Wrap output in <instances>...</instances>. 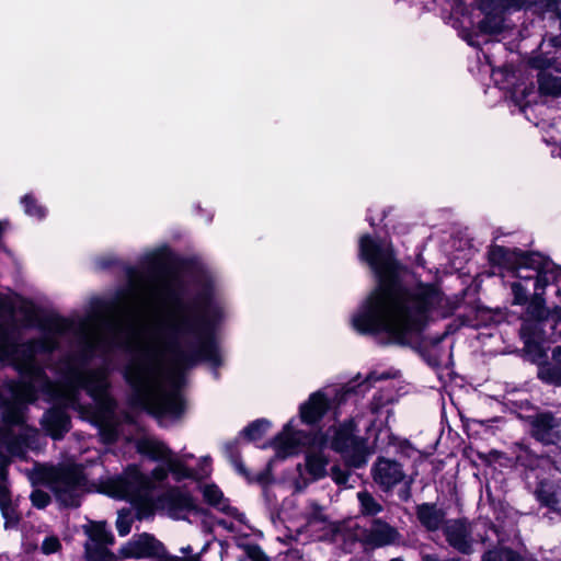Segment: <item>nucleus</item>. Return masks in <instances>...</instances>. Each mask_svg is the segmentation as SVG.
Returning <instances> with one entry per match:
<instances>
[{
    "instance_id": "72a5a7b5",
    "label": "nucleus",
    "mask_w": 561,
    "mask_h": 561,
    "mask_svg": "<svg viewBox=\"0 0 561 561\" xmlns=\"http://www.w3.org/2000/svg\"><path fill=\"white\" fill-rule=\"evenodd\" d=\"M381 378V376L377 375L376 373H373L370 374L368 377H367V380L366 382L370 383V382H375L377 380H379Z\"/></svg>"
},
{
    "instance_id": "58836bf2",
    "label": "nucleus",
    "mask_w": 561,
    "mask_h": 561,
    "mask_svg": "<svg viewBox=\"0 0 561 561\" xmlns=\"http://www.w3.org/2000/svg\"><path fill=\"white\" fill-rule=\"evenodd\" d=\"M351 394H352V391H351L350 389H347V390L345 391V396L350 397Z\"/></svg>"
},
{
    "instance_id": "39448f33",
    "label": "nucleus",
    "mask_w": 561,
    "mask_h": 561,
    "mask_svg": "<svg viewBox=\"0 0 561 561\" xmlns=\"http://www.w3.org/2000/svg\"><path fill=\"white\" fill-rule=\"evenodd\" d=\"M354 432V421L344 422L328 431L322 445L340 453L348 466L358 468L367 462L373 451L367 446V442L357 437Z\"/></svg>"
},
{
    "instance_id": "9b49d317",
    "label": "nucleus",
    "mask_w": 561,
    "mask_h": 561,
    "mask_svg": "<svg viewBox=\"0 0 561 561\" xmlns=\"http://www.w3.org/2000/svg\"><path fill=\"white\" fill-rule=\"evenodd\" d=\"M158 507L172 518H184L195 508L191 494L181 488H170L158 499Z\"/></svg>"
},
{
    "instance_id": "473e14b6",
    "label": "nucleus",
    "mask_w": 561,
    "mask_h": 561,
    "mask_svg": "<svg viewBox=\"0 0 561 561\" xmlns=\"http://www.w3.org/2000/svg\"><path fill=\"white\" fill-rule=\"evenodd\" d=\"M255 481L261 483V484H265L267 481H268V472H263V473H260L256 478H255Z\"/></svg>"
},
{
    "instance_id": "0eeeda50",
    "label": "nucleus",
    "mask_w": 561,
    "mask_h": 561,
    "mask_svg": "<svg viewBox=\"0 0 561 561\" xmlns=\"http://www.w3.org/2000/svg\"><path fill=\"white\" fill-rule=\"evenodd\" d=\"M83 531L88 537L84 543L87 561H117L108 550V546L114 543V536L105 522H89L83 526Z\"/></svg>"
},
{
    "instance_id": "6e6552de",
    "label": "nucleus",
    "mask_w": 561,
    "mask_h": 561,
    "mask_svg": "<svg viewBox=\"0 0 561 561\" xmlns=\"http://www.w3.org/2000/svg\"><path fill=\"white\" fill-rule=\"evenodd\" d=\"M309 440L308 434L297 428V421L289 420L272 442L275 458L268 462V468L277 460L297 455Z\"/></svg>"
},
{
    "instance_id": "2eb2a0df",
    "label": "nucleus",
    "mask_w": 561,
    "mask_h": 561,
    "mask_svg": "<svg viewBox=\"0 0 561 561\" xmlns=\"http://www.w3.org/2000/svg\"><path fill=\"white\" fill-rule=\"evenodd\" d=\"M560 422L549 413L536 415L531 421L533 436L543 444H554L559 440Z\"/></svg>"
},
{
    "instance_id": "4c0bfd02",
    "label": "nucleus",
    "mask_w": 561,
    "mask_h": 561,
    "mask_svg": "<svg viewBox=\"0 0 561 561\" xmlns=\"http://www.w3.org/2000/svg\"><path fill=\"white\" fill-rule=\"evenodd\" d=\"M220 524L225 527H228V528H231V526H228L227 523L225 520L220 522Z\"/></svg>"
},
{
    "instance_id": "4468645a",
    "label": "nucleus",
    "mask_w": 561,
    "mask_h": 561,
    "mask_svg": "<svg viewBox=\"0 0 561 561\" xmlns=\"http://www.w3.org/2000/svg\"><path fill=\"white\" fill-rule=\"evenodd\" d=\"M533 64L536 68H542L538 75L540 91L551 95L561 94V68L547 59H542V65L537 59Z\"/></svg>"
},
{
    "instance_id": "5701e85b",
    "label": "nucleus",
    "mask_w": 561,
    "mask_h": 561,
    "mask_svg": "<svg viewBox=\"0 0 561 561\" xmlns=\"http://www.w3.org/2000/svg\"><path fill=\"white\" fill-rule=\"evenodd\" d=\"M24 213L35 219H43L46 216V208L41 205L32 194H26L21 198Z\"/></svg>"
},
{
    "instance_id": "e433bc0d",
    "label": "nucleus",
    "mask_w": 561,
    "mask_h": 561,
    "mask_svg": "<svg viewBox=\"0 0 561 561\" xmlns=\"http://www.w3.org/2000/svg\"><path fill=\"white\" fill-rule=\"evenodd\" d=\"M424 561H438V560L433 557L427 556L424 558Z\"/></svg>"
},
{
    "instance_id": "dca6fc26",
    "label": "nucleus",
    "mask_w": 561,
    "mask_h": 561,
    "mask_svg": "<svg viewBox=\"0 0 561 561\" xmlns=\"http://www.w3.org/2000/svg\"><path fill=\"white\" fill-rule=\"evenodd\" d=\"M9 463V459L5 455L0 453V510L2 517L4 519V528L5 529H14L16 528L20 516L16 513L15 508L10 504L5 503L7 500V466Z\"/></svg>"
},
{
    "instance_id": "c9c22d12",
    "label": "nucleus",
    "mask_w": 561,
    "mask_h": 561,
    "mask_svg": "<svg viewBox=\"0 0 561 561\" xmlns=\"http://www.w3.org/2000/svg\"><path fill=\"white\" fill-rule=\"evenodd\" d=\"M236 468H237V470H238L240 473L245 474V470H244V468H243L242 463H240V462H236Z\"/></svg>"
},
{
    "instance_id": "7c9ffc66",
    "label": "nucleus",
    "mask_w": 561,
    "mask_h": 561,
    "mask_svg": "<svg viewBox=\"0 0 561 561\" xmlns=\"http://www.w3.org/2000/svg\"><path fill=\"white\" fill-rule=\"evenodd\" d=\"M332 479L341 485H345L348 481V473L346 471L341 470L337 467L332 468L331 472Z\"/></svg>"
},
{
    "instance_id": "f3484780",
    "label": "nucleus",
    "mask_w": 561,
    "mask_h": 561,
    "mask_svg": "<svg viewBox=\"0 0 561 561\" xmlns=\"http://www.w3.org/2000/svg\"><path fill=\"white\" fill-rule=\"evenodd\" d=\"M398 539V531L389 524L375 519L365 535V541L373 548L393 543Z\"/></svg>"
},
{
    "instance_id": "f704fd0d",
    "label": "nucleus",
    "mask_w": 561,
    "mask_h": 561,
    "mask_svg": "<svg viewBox=\"0 0 561 561\" xmlns=\"http://www.w3.org/2000/svg\"><path fill=\"white\" fill-rule=\"evenodd\" d=\"M202 461H203V465L205 466V468H204V473H205V474H207V473H208V471L206 470V468H208V467H209V458H208V457H205V458H203V460H202Z\"/></svg>"
},
{
    "instance_id": "b1692460",
    "label": "nucleus",
    "mask_w": 561,
    "mask_h": 561,
    "mask_svg": "<svg viewBox=\"0 0 561 561\" xmlns=\"http://www.w3.org/2000/svg\"><path fill=\"white\" fill-rule=\"evenodd\" d=\"M357 499L360 504V512L364 515H377L382 511V505L368 492L363 491L357 493Z\"/></svg>"
},
{
    "instance_id": "9d476101",
    "label": "nucleus",
    "mask_w": 561,
    "mask_h": 561,
    "mask_svg": "<svg viewBox=\"0 0 561 561\" xmlns=\"http://www.w3.org/2000/svg\"><path fill=\"white\" fill-rule=\"evenodd\" d=\"M371 476L375 483L386 492L392 490L407 478L401 463L386 457H379L376 460L371 468Z\"/></svg>"
},
{
    "instance_id": "a211bd4d",
    "label": "nucleus",
    "mask_w": 561,
    "mask_h": 561,
    "mask_svg": "<svg viewBox=\"0 0 561 561\" xmlns=\"http://www.w3.org/2000/svg\"><path fill=\"white\" fill-rule=\"evenodd\" d=\"M447 541L450 546L460 552H471V539L469 537V526L460 520H453L445 528Z\"/></svg>"
},
{
    "instance_id": "f03ea898",
    "label": "nucleus",
    "mask_w": 561,
    "mask_h": 561,
    "mask_svg": "<svg viewBox=\"0 0 561 561\" xmlns=\"http://www.w3.org/2000/svg\"><path fill=\"white\" fill-rule=\"evenodd\" d=\"M359 255L374 272L377 286L351 317L357 333H382L391 342L404 344L427 322L446 318L457 308L437 284L405 280L407 271L394 259L390 243L365 234L359 239Z\"/></svg>"
},
{
    "instance_id": "c756f323",
    "label": "nucleus",
    "mask_w": 561,
    "mask_h": 561,
    "mask_svg": "<svg viewBox=\"0 0 561 561\" xmlns=\"http://www.w3.org/2000/svg\"><path fill=\"white\" fill-rule=\"evenodd\" d=\"M31 501L37 508H44L49 503V496L44 491L35 490L31 494Z\"/></svg>"
},
{
    "instance_id": "1a4fd4ad",
    "label": "nucleus",
    "mask_w": 561,
    "mask_h": 561,
    "mask_svg": "<svg viewBox=\"0 0 561 561\" xmlns=\"http://www.w3.org/2000/svg\"><path fill=\"white\" fill-rule=\"evenodd\" d=\"M329 459L322 450L310 449L306 454L305 466L298 465L296 468L297 477L293 480L295 492L302 491L310 482L322 479L327 476Z\"/></svg>"
},
{
    "instance_id": "20e7f679",
    "label": "nucleus",
    "mask_w": 561,
    "mask_h": 561,
    "mask_svg": "<svg viewBox=\"0 0 561 561\" xmlns=\"http://www.w3.org/2000/svg\"><path fill=\"white\" fill-rule=\"evenodd\" d=\"M508 263L507 271L512 273L508 280L514 305H525L529 301V313L539 319H551L556 324L561 323V307L545 308V288L556 280L560 271L551 262L545 261L539 254H525L516 251L497 250Z\"/></svg>"
},
{
    "instance_id": "f8f14e48",
    "label": "nucleus",
    "mask_w": 561,
    "mask_h": 561,
    "mask_svg": "<svg viewBox=\"0 0 561 561\" xmlns=\"http://www.w3.org/2000/svg\"><path fill=\"white\" fill-rule=\"evenodd\" d=\"M163 547L152 536L148 534H141L133 537L128 542L119 549V554L123 558H151L160 557L162 554Z\"/></svg>"
},
{
    "instance_id": "393cba45",
    "label": "nucleus",
    "mask_w": 561,
    "mask_h": 561,
    "mask_svg": "<svg viewBox=\"0 0 561 561\" xmlns=\"http://www.w3.org/2000/svg\"><path fill=\"white\" fill-rule=\"evenodd\" d=\"M271 427V422L267 420H256L243 430V434L250 440L260 439Z\"/></svg>"
},
{
    "instance_id": "cd10ccee",
    "label": "nucleus",
    "mask_w": 561,
    "mask_h": 561,
    "mask_svg": "<svg viewBox=\"0 0 561 561\" xmlns=\"http://www.w3.org/2000/svg\"><path fill=\"white\" fill-rule=\"evenodd\" d=\"M61 549V543L58 537L48 536L44 539L41 546V550L44 554L56 553Z\"/></svg>"
},
{
    "instance_id": "f257e3e1",
    "label": "nucleus",
    "mask_w": 561,
    "mask_h": 561,
    "mask_svg": "<svg viewBox=\"0 0 561 561\" xmlns=\"http://www.w3.org/2000/svg\"><path fill=\"white\" fill-rule=\"evenodd\" d=\"M168 256L165 247L145 254L144 263L156 275L133 283L118 312H93L73 319L54 317L43 337L26 344L16 343L14 323L15 308L24 307V301L18 296L0 297V362L13 365L21 375L20 382H11L0 391L5 423L0 445L10 455L23 456L35 437L36 431L24 425V404L39 397L58 405L42 419L43 427L54 439L70 428L61 407L78 411L95 424L104 443L114 442L118 435L106 368L90 370L72 365L64 383H53L43 374L38 360L58 345L59 339L75 341L87 358L124 348L129 353L124 376L134 390L133 404L160 422L182 415L180 388L185 370L198 360L213 367L224 363L215 333L228 318L229 306L214 280L205 282L192 295L175 290L161 274Z\"/></svg>"
},
{
    "instance_id": "bb28decb",
    "label": "nucleus",
    "mask_w": 561,
    "mask_h": 561,
    "mask_svg": "<svg viewBox=\"0 0 561 561\" xmlns=\"http://www.w3.org/2000/svg\"><path fill=\"white\" fill-rule=\"evenodd\" d=\"M133 519L127 515L121 512L116 519V529L119 536L125 537L131 530Z\"/></svg>"
},
{
    "instance_id": "423d86ee",
    "label": "nucleus",
    "mask_w": 561,
    "mask_h": 561,
    "mask_svg": "<svg viewBox=\"0 0 561 561\" xmlns=\"http://www.w3.org/2000/svg\"><path fill=\"white\" fill-rule=\"evenodd\" d=\"M48 488L64 506L76 507L84 492L85 480L80 466L49 468L45 472Z\"/></svg>"
},
{
    "instance_id": "412c9836",
    "label": "nucleus",
    "mask_w": 561,
    "mask_h": 561,
    "mask_svg": "<svg viewBox=\"0 0 561 561\" xmlns=\"http://www.w3.org/2000/svg\"><path fill=\"white\" fill-rule=\"evenodd\" d=\"M541 380L561 386V347L552 352V364L541 366L538 370Z\"/></svg>"
},
{
    "instance_id": "ea45409f",
    "label": "nucleus",
    "mask_w": 561,
    "mask_h": 561,
    "mask_svg": "<svg viewBox=\"0 0 561 561\" xmlns=\"http://www.w3.org/2000/svg\"><path fill=\"white\" fill-rule=\"evenodd\" d=\"M184 552H188L191 551V547H186L185 549H183Z\"/></svg>"
},
{
    "instance_id": "7ed1b4c3",
    "label": "nucleus",
    "mask_w": 561,
    "mask_h": 561,
    "mask_svg": "<svg viewBox=\"0 0 561 561\" xmlns=\"http://www.w3.org/2000/svg\"><path fill=\"white\" fill-rule=\"evenodd\" d=\"M137 451L157 463L149 474L142 473L137 467H129L125 473L111 479L104 485V492L112 497L125 499L138 506V518H146L153 513L154 504L151 492L168 485L169 477L175 482L195 478L193 470L187 468L183 458L179 457L162 440L145 436L136 442Z\"/></svg>"
},
{
    "instance_id": "2f4dec72",
    "label": "nucleus",
    "mask_w": 561,
    "mask_h": 561,
    "mask_svg": "<svg viewBox=\"0 0 561 561\" xmlns=\"http://www.w3.org/2000/svg\"><path fill=\"white\" fill-rule=\"evenodd\" d=\"M503 2L505 8H522L526 3L525 0H503Z\"/></svg>"
},
{
    "instance_id": "ddd939ff",
    "label": "nucleus",
    "mask_w": 561,
    "mask_h": 561,
    "mask_svg": "<svg viewBox=\"0 0 561 561\" xmlns=\"http://www.w3.org/2000/svg\"><path fill=\"white\" fill-rule=\"evenodd\" d=\"M329 409V396L324 390L312 392L309 398L299 405V417L306 425L317 424Z\"/></svg>"
},
{
    "instance_id": "a878e982",
    "label": "nucleus",
    "mask_w": 561,
    "mask_h": 561,
    "mask_svg": "<svg viewBox=\"0 0 561 561\" xmlns=\"http://www.w3.org/2000/svg\"><path fill=\"white\" fill-rule=\"evenodd\" d=\"M483 561H523L518 556L514 554L511 550L499 549L489 551L484 554Z\"/></svg>"
},
{
    "instance_id": "aec40b11",
    "label": "nucleus",
    "mask_w": 561,
    "mask_h": 561,
    "mask_svg": "<svg viewBox=\"0 0 561 561\" xmlns=\"http://www.w3.org/2000/svg\"><path fill=\"white\" fill-rule=\"evenodd\" d=\"M416 514L420 523L428 530L438 529L443 524L445 516L443 511L432 504H422L417 506Z\"/></svg>"
},
{
    "instance_id": "c85d7f7f",
    "label": "nucleus",
    "mask_w": 561,
    "mask_h": 561,
    "mask_svg": "<svg viewBox=\"0 0 561 561\" xmlns=\"http://www.w3.org/2000/svg\"><path fill=\"white\" fill-rule=\"evenodd\" d=\"M480 30L484 33H499L501 31V20L497 18L486 16L480 23Z\"/></svg>"
},
{
    "instance_id": "6ab92c4d",
    "label": "nucleus",
    "mask_w": 561,
    "mask_h": 561,
    "mask_svg": "<svg viewBox=\"0 0 561 561\" xmlns=\"http://www.w3.org/2000/svg\"><path fill=\"white\" fill-rule=\"evenodd\" d=\"M201 492L205 502L220 512L234 516L237 519L242 520V515L237 510L230 507L227 499L224 497L222 492L215 484L205 483L201 485Z\"/></svg>"
},
{
    "instance_id": "4be33fe9",
    "label": "nucleus",
    "mask_w": 561,
    "mask_h": 561,
    "mask_svg": "<svg viewBox=\"0 0 561 561\" xmlns=\"http://www.w3.org/2000/svg\"><path fill=\"white\" fill-rule=\"evenodd\" d=\"M561 493L550 492V486L547 484H541L537 490L538 500L547 506L549 510L556 513L561 512V507L559 506Z\"/></svg>"
}]
</instances>
